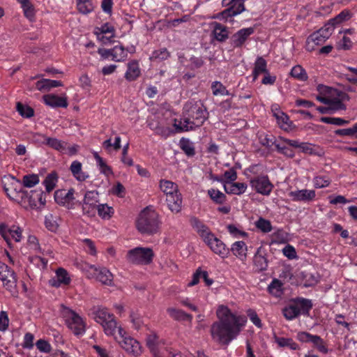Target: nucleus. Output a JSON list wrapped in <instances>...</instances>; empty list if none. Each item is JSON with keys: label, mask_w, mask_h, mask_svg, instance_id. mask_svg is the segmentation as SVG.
<instances>
[{"label": "nucleus", "mask_w": 357, "mask_h": 357, "mask_svg": "<svg viewBox=\"0 0 357 357\" xmlns=\"http://www.w3.org/2000/svg\"><path fill=\"white\" fill-rule=\"evenodd\" d=\"M204 242L210 247L211 250L220 256L222 258H225L229 253V249L227 248L225 244L216 238L213 234H208Z\"/></svg>", "instance_id": "14"}, {"label": "nucleus", "mask_w": 357, "mask_h": 357, "mask_svg": "<svg viewBox=\"0 0 357 357\" xmlns=\"http://www.w3.org/2000/svg\"><path fill=\"white\" fill-rule=\"evenodd\" d=\"M167 312L175 321H188L189 323L192 322V316L190 314L186 313L182 310L176 309L174 307H169L167 309Z\"/></svg>", "instance_id": "25"}, {"label": "nucleus", "mask_w": 357, "mask_h": 357, "mask_svg": "<svg viewBox=\"0 0 357 357\" xmlns=\"http://www.w3.org/2000/svg\"><path fill=\"white\" fill-rule=\"evenodd\" d=\"M87 271H91L90 273L92 277H95L97 280L103 284L112 285L113 283V275L106 268H97L94 265L86 264L84 268Z\"/></svg>", "instance_id": "13"}, {"label": "nucleus", "mask_w": 357, "mask_h": 357, "mask_svg": "<svg viewBox=\"0 0 357 357\" xmlns=\"http://www.w3.org/2000/svg\"><path fill=\"white\" fill-rule=\"evenodd\" d=\"M39 176L37 174H27L23 176L22 185L26 188H32L39 183Z\"/></svg>", "instance_id": "53"}, {"label": "nucleus", "mask_w": 357, "mask_h": 357, "mask_svg": "<svg viewBox=\"0 0 357 357\" xmlns=\"http://www.w3.org/2000/svg\"><path fill=\"white\" fill-rule=\"evenodd\" d=\"M190 222L191 226L199 233L204 241L206 239V237L208 236V234H212V233L209 231L208 227L197 218H191Z\"/></svg>", "instance_id": "32"}, {"label": "nucleus", "mask_w": 357, "mask_h": 357, "mask_svg": "<svg viewBox=\"0 0 357 357\" xmlns=\"http://www.w3.org/2000/svg\"><path fill=\"white\" fill-rule=\"evenodd\" d=\"M281 140L287 144L289 146L298 148L302 152L307 154H314V150L310 144L306 142H300L298 140L289 139L286 138H281Z\"/></svg>", "instance_id": "29"}, {"label": "nucleus", "mask_w": 357, "mask_h": 357, "mask_svg": "<svg viewBox=\"0 0 357 357\" xmlns=\"http://www.w3.org/2000/svg\"><path fill=\"white\" fill-rule=\"evenodd\" d=\"M158 214L149 207L144 208L139 215L136 226L138 231L143 234L153 235L159 230Z\"/></svg>", "instance_id": "4"}, {"label": "nucleus", "mask_w": 357, "mask_h": 357, "mask_svg": "<svg viewBox=\"0 0 357 357\" xmlns=\"http://www.w3.org/2000/svg\"><path fill=\"white\" fill-rule=\"evenodd\" d=\"M212 25L213 26L212 33L214 38L219 42L225 41L229 37V31L227 27L216 22H213Z\"/></svg>", "instance_id": "28"}, {"label": "nucleus", "mask_w": 357, "mask_h": 357, "mask_svg": "<svg viewBox=\"0 0 357 357\" xmlns=\"http://www.w3.org/2000/svg\"><path fill=\"white\" fill-rule=\"evenodd\" d=\"M230 250L236 257L242 261L246 258L248 247L244 241H236L231 245Z\"/></svg>", "instance_id": "31"}, {"label": "nucleus", "mask_w": 357, "mask_h": 357, "mask_svg": "<svg viewBox=\"0 0 357 357\" xmlns=\"http://www.w3.org/2000/svg\"><path fill=\"white\" fill-rule=\"evenodd\" d=\"M13 182L8 187L5 186L4 190L9 199L19 203L25 208H33L36 207V199L33 198L30 192L24 190L22 183L15 179L14 176L11 177Z\"/></svg>", "instance_id": "3"}, {"label": "nucleus", "mask_w": 357, "mask_h": 357, "mask_svg": "<svg viewBox=\"0 0 357 357\" xmlns=\"http://www.w3.org/2000/svg\"><path fill=\"white\" fill-rule=\"evenodd\" d=\"M266 67L267 63L266 60L261 56H258L255 61V68L252 72L254 80L257 79L260 74L268 72Z\"/></svg>", "instance_id": "38"}, {"label": "nucleus", "mask_w": 357, "mask_h": 357, "mask_svg": "<svg viewBox=\"0 0 357 357\" xmlns=\"http://www.w3.org/2000/svg\"><path fill=\"white\" fill-rule=\"evenodd\" d=\"M180 148L189 157H192L195 155L193 143L188 139L182 138L180 140Z\"/></svg>", "instance_id": "43"}, {"label": "nucleus", "mask_w": 357, "mask_h": 357, "mask_svg": "<svg viewBox=\"0 0 357 357\" xmlns=\"http://www.w3.org/2000/svg\"><path fill=\"white\" fill-rule=\"evenodd\" d=\"M0 280L9 291H13L17 287L15 273L7 264L0 261Z\"/></svg>", "instance_id": "10"}, {"label": "nucleus", "mask_w": 357, "mask_h": 357, "mask_svg": "<svg viewBox=\"0 0 357 357\" xmlns=\"http://www.w3.org/2000/svg\"><path fill=\"white\" fill-rule=\"evenodd\" d=\"M210 198L216 204H222L226 202V195L218 190L213 188L208 190Z\"/></svg>", "instance_id": "46"}, {"label": "nucleus", "mask_w": 357, "mask_h": 357, "mask_svg": "<svg viewBox=\"0 0 357 357\" xmlns=\"http://www.w3.org/2000/svg\"><path fill=\"white\" fill-rule=\"evenodd\" d=\"M154 257L153 251L150 248L137 247L128 251L127 261L133 264H149Z\"/></svg>", "instance_id": "8"}, {"label": "nucleus", "mask_w": 357, "mask_h": 357, "mask_svg": "<svg viewBox=\"0 0 357 357\" xmlns=\"http://www.w3.org/2000/svg\"><path fill=\"white\" fill-rule=\"evenodd\" d=\"M335 134L338 136H349L357 137L356 124H354L351 128L336 130L335 131Z\"/></svg>", "instance_id": "60"}, {"label": "nucleus", "mask_w": 357, "mask_h": 357, "mask_svg": "<svg viewBox=\"0 0 357 357\" xmlns=\"http://www.w3.org/2000/svg\"><path fill=\"white\" fill-rule=\"evenodd\" d=\"M141 75V69L139 62L136 60H132L127 63V70L125 73L124 77L128 82L135 81Z\"/></svg>", "instance_id": "21"}, {"label": "nucleus", "mask_w": 357, "mask_h": 357, "mask_svg": "<svg viewBox=\"0 0 357 357\" xmlns=\"http://www.w3.org/2000/svg\"><path fill=\"white\" fill-rule=\"evenodd\" d=\"M114 27L108 22L105 23L100 27H96L94 29V33L98 38H99V36L105 33H111L110 38H114Z\"/></svg>", "instance_id": "44"}, {"label": "nucleus", "mask_w": 357, "mask_h": 357, "mask_svg": "<svg viewBox=\"0 0 357 357\" xmlns=\"http://www.w3.org/2000/svg\"><path fill=\"white\" fill-rule=\"evenodd\" d=\"M290 75L291 77L300 81H305L308 78L305 70L300 65L293 67L291 70Z\"/></svg>", "instance_id": "45"}, {"label": "nucleus", "mask_w": 357, "mask_h": 357, "mask_svg": "<svg viewBox=\"0 0 357 357\" xmlns=\"http://www.w3.org/2000/svg\"><path fill=\"white\" fill-rule=\"evenodd\" d=\"M174 121V126L175 127L176 132H178L192 130L195 128H197L192 124V120L190 119L189 116L183 119V121H180L178 123H176V119H175Z\"/></svg>", "instance_id": "37"}, {"label": "nucleus", "mask_w": 357, "mask_h": 357, "mask_svg": "<svg viewBox=\"0 0 357 357\" xmlns=\"http://www.w3.org/2000/svg\"><path fill=\"white\" fill-rule=\"evenodd\" d=\"M24 11V14L30 20H33L35 16L34 8L29 0L20 2Z\"/></svg>", "instance_id": "54"}, {"label": "nucleus", "mask_w": 357, "mask_h": 357, "mask_svg": "<svg viewBox=\"0 0 357 357\" xmlns=\"http://www.w3.org/2000/svg\"><path fill=\"white\" fill-rule=\"evenodd\" d=\"M269 292L275 296L282 294V283L278 279H274L268 286Z\"/></svg>", "instance_id": "61"}, {"label": "nucleus", "mask_w": 357, "mask_h": 357, "mask_svg": "<svg viewBox=\"0 0 357 357\" xmlns=\"http://www.w3.org/2000/svg\"><path fill=\"white\" fill-rule=\"evenodd\" d=\"M146 346L152 354H155L158 349V336L155 333L149 334L146 339Z\"/></svg>", "instance_id": "56"}, {"label": "nucleus", "mask_w": 357, "mask_h": 357, "mask_svg": "<svg viewBox=\"0 0 357 357\" xmlns=\"http://www.w3.org/2000/svg\"><path fill=\"white\" fill-rule=\"evenodd\" d=\"M320 121L322 123L332 124L338 126H342L349 123V120H345L344 119L339 117L322 116L320 118Z\"/></svg>", "instance_id": "49"}, {"label": "nucleus", "mask_w": 357, "mask_h": 357, "mask_svg": "<svg viewBox=\"0 0 357 357\" xmlns=\"http://www.w3.org/2000/svg\"><path fill=\"white\" fill-rule=\"evenodd\" d=\"M62 86L63 83L61 81L49 79H42L36 83V89L40 91H49L52 88Z\"/></svg>", "instance_id": "33"}, {"label": "nucleus", "mask_w": 357, "mask_h": 357, "mask_svg": "<svg viewBox=\"0 0 357 357\" xmlns=\"http://www.w3.org/2000/svg\"><path fill=\"white\" fill-rule=\"evenodd\" d=\"M90 315L92 319L102 326L107 335H114L117 329L119 335H121L123 329L117 326L114 315L110 313L107 308L101 306L93 307Z\"/></svg>", "instance_id": "2"}, {"label": "nucleus", "mask_w": 357, "mask_h": 357, "mask_svg": "<svg viewBox=\"0 0 357 357\" xmlns=\"http://www.w3.org/2000/svg\"><path fill=\"white\" fill-rule=\"evenodd\" d=\"M149 126L150 128L155 132V134L164 138L168 137L169 136H170V135H172L174 132L170 128L163 126L159 123L154 126L153 123H151L149 124Z\"/></svg>", "instance_id": "41"}, {"label": "nucleus", "mask_w": 357, "mask_h": 357, "mask_svg": "<svg viewBox=\"0 0 357 357\" xmlns=\"http://www.w3.org/2000/svg\"><path fill=\"white\" fill-rule=\"evenodd\" d=\"M166 202L169 209L172 212L177 213L181 211L182 208V196L178 192L172 195H167L166 197Z\"/></svg>", "instance_id": "23"}, {"label": "nucleus", "mask_w": 357, "mask_h": 357, "mask_svg": "<svg viewBox=\"0 0 357 357\" xmlns=\"http://www.w3.org/2000/svg\"><path fill=\"white\" fill-rule=\"evenodd\" d=\"M82 163L77 160L73 161L70 167L72 174L79 181H84L89 176L88 174L82 171Z\"/></svg>", "instance_id": "34"}, {"label": "nucleus", "mask_w": 357, "mask_h": 357, "mask_svg": "<svg viewBox=\"0 0 357 357\" xmlns=\"http://www.w3.org/2000/svg\"><path fill=\"white\" fill-rule=\"evenodd\" d=\"M328 105L331 109V114L335 111L346 109L345 105L338 98L329 99Z\"/></svg>", "instance_id": "63"}, {"label": "nucleus", "mask_w": 357, "mask_h": 357, "mask_svg": "<svg viewBox=\"0 0 357 357\" xmlns=\"http://www.w3.org/2000/svg\"><path fill=\"white\" fill-rule=\"evenodd\" d=\"M222 5L237 15L245 10L243 0H222Z\"/></svg>", "instance_id": "26"}, {"label": "nucleus", "mask_w": 357, "mask_h": 357, "mask_svg": "<svg viewBox=\"0 0 357 357\" xmlns=\"http://www.w3.org/2000/svg\"><path fill=\"white\" fill-rule=\"evenodd\" d=\"M276 150L278 153L284 155L292 158L295 156V153L290 147L287 146L283 141L282 143L275 144Z\"/></svg>", "instance_id": "51"}, {"label": "nucleus", "mask_w": 357, "mask_h": 357, "mask_svg": "<svg viewBox=\"0 0 357 357\" xmlns=\"http://www.w3.org/2000/svg\"><path fill=\"white\" fill-rule=\"evenodd\" d=\"M35 136L44 139V143L46 145L56 151L63 152L66 150V143L61 140H59L56 138L47 137L40 134H36Z\"/></svg>", "instance_id": "27"}, {"label": "nucleus", "mask_w": 357, "mask_h": 357, "mask_svg": "<svg viewBox=\"0 0 357 357\" xmlns=\"http://www.w3.org/2000/svg\"><path fill=\"white\" fill-rule=\"evenodd\" d=\"M159 187L166 195V197H167V195H172L179 192L178 185L169 180L161 179Z\"/></svg>", "instance_id": "35"}, {"label": "nucleus", "mask_w": 357, "mask_h": 357, "mask_svg": "<svg viewBox=\"0 0 357 357\" xmlns=\"http://www.w3.org/2000/svg\"><path fill=\"white\" fill-rule=\"evenodd\" d=\"M211 89L213 96H229L230 93L226 87L218 81L213 82L211 84Z\"/></svg>", "instance_id": "48"}, {"label": "nucleus", "mask_w": 357, "mask_h": 357, "mask_svg": "<svg viewBox=\"0 0 357 357\" xmlns=\"http://www.w3.org/2000/svg\"><path fill=\"white\" fill-rule=\"evenodd\" d=\"M273 116L276 118L280 127L285 130L291 128L292 122L290 121L289 116L280 109L273 112Z\"/></svg>", "instance_id": "36"}, {"label": "nucleus", "mask_w": 357, "mask_h": 357, "mask_svg": "<svg viewBox=\"0 0 357 357\" xmlns=\"http://www.w3.org/2000/svg\"><path fill=\"white\" fill-rule=\"evenodd\" d=\"M311 342L318 349L319 351L323 354H327L328 352V349L324 340L320 336L314 335L311 339Z\"/></svg>", "instance_id": "50"}, {"label": "nucleus", "mask_w": 357, "mask_h": 357, "mask_svg": "<svg viewBox=\"0 0 357 357\" xmlns=\"http://www.w3.org/2000/svg\"><path fill=\"white\" fill-rule=\"evenodd\" d=\"M250 185L257 193L269 195L273 188L267 175L258 176L250 181Z\"/></svg>", "instance_id": "12"}, {"label": "nucleus", "mask_w": 357, "mask_h": 357, "mask_svg": "<svg viewBox=\"0 0 357 357\" xmlns=\"http://www.w3.org/2000/svg\"><path fill=\"white\" fill-rule=\"evenodd\" d=\"M247 188L248 185L245 183H234V181L230 183L229 184L224 185V190L227 194L236 195H240L243 194L245 192Z\"/></svg>", "instance_id": "30"}, {"label": "nucleus", "mask_w": 357, "mask_h": 357, "mask_svg": "<svg viewBox=\"0 0 357 357\" xmlns=\"http://www.w3.org/2000/svg\"><path fill=\"white\" fill-rule=\"evenodd\" d=\"M237 15L233 14V11H231L227 8L222 10V12H220L215 15V16L213 17L215 19H218L220 20H223L225 22H233V20L231 19L233 17L236 16Z\"/></svg>", "instance_id": "59"}, {"label": "nucleus", "mask_w": 357, "mask_h": 357, "mask_svg": "<svg viewBox=\"0 0 357 357\" xmlns=\"http://www.w3.org/2000/svg\"><path fill=\"white\" fill-rule=\"evenodd\" d=\"M74 194L73 188H70L68 191L58 190L54 192V200L58 204L68 209H74L77 206L81 205V202L75 199Z\"/></svg>", "instance_id": "9"}, {"label": "nucleus", "mask_w": 357, "mask_h": 357, "mask_svg": "<svg viewBox=\"0 0 357 357\" xmlns=\"http://www.w3.org/2000/svg\"><path fill=\"white\" fill-rule=\"evenodd\" d=\"M326 40V39H325L323 35L315 31L307 38L305 45L306 50L309 52H312L314 50L316 46L324 44Z\"/></svg>", "instance_id": "24"}, {"label": "nucleus", "mask_w": 357, "mask_h": 357, "mask_svg": "<svg viewBox=\"0 0 357 357\" xmlns=\"http://www.w3.org/2000/svg\"><path fill=\"white\" fill-rule=\"evenodd\" d=\"M289 196L294 202H310L315 199L316 192L314 190H298L291 191Z\"/></svg>", "instance_id": "17"}, {"label": "nucleus", "mask_w": 357, "mask_h": 357, "mask_svg": "<svg viewBox=\"0 0 357 357\" xmlns=\"http://www.w3.org/2000/svg\"><path fill=\"white\" fill-rule=\"evenodd\" d=\"M268 264L266 252L262 246H260L257 248L253 257V264L255 271L257 272L266 271L268 268Z\"/></svg>", "instance_id": "16"}, {"label": "nucleus", "mask_w": 357, "mask_h": 357, "mask_svg": "<svg viewBox=\"0 0 357 357\" xmlns=\"http://www.w3.org/2000/svg\"><path fill=\"white\" fill-rule=\"evenodd\" d=\"M313 182L316 188H323L330 185L331 180L325 176H317L314 178Z\"/></svg>", "instance_id": "64"}, {"label": "nucleus", "mask_w": 357, "mask_h": 357, "mask_svg": "<svg viewBox=\"0 0 357 357\" xmlns=\"http://www.w3.org/2000/svg\"><path fill=\"white\" fill-rule=\"evenodd\" d=\"M98 202V193L97 191H87L81 202L83 214L89 217L95 216Z\"/></svg>", "instance_id": "11"}, {"label": "nucleus", "mask_w": 357, "mask_h": 357, "mask_svg": "<svg viewBox=\"0 0 357 357\" xmlns=\"http://www.w3.org/2000/svg\"><path fill=\"white\" fill-rule=\"evenodd\" d=\"M100 217L105 220H109L114 214V209L107 204H99L97 209Z\"/></svg>", "instance_id": "47"}, {"label": "nucleus", "mask_w": 357, "mask_h": 357, "mask_svg": "<svg viewBox=\"0 0 357 357\" xmlns=\"http://www.w3.org/2000/svg\"><path fill=\"white\" fill-rule=\"evenodd\" d=\"M120 335L123 337L120 344L123 349L135 356L141 354V346L138 341L131 337H123L122 333Z\"/></svg>", "instance_id": "18"}, {"label": "nucleus", "mask_w": 357, "mask_h": 357, "mask_svg": "<svg viewBox=\"0 0 357 357\" xmlns=\"http://www.w3.org/2000/svg\"><path fill=\"white\" fill-rule=\"evenodd\" d=\"M218 321L211 326L212 339L222 344L228 345L240 333L247 322L245 316L237 315L225 305H220L216 311Z\"/></svg>", "instance_id": "1"}, {"label": "nucleus", "mask_w": 357, "mask_h": 357, "mask_svg": "<svg viewBox=\"0 0 357 357\" xmlns=\"http://www.w3.org/2000/svg\"><path fill=\"white\" fill-rule=\"evenodd\" d=\"M255 31L253 27L241 29L234 33L231 38V44L234 47H239L243 45L247 38Z\"/></svg>", "instance_id": "19"}, {"label": "nucleus", "mask_w": 357, "mask_h": 357, "mask_svg": "<svg viewBox=\"0 0 357 357\" xmlns=\"http://www.w3.org/2000/svg\"><path fill=\"white\" fill-rule=\"evenodd\" d=\"M0 235L10 245L12 239L16 242L21 241L22 230L18 227L13 226L12 228H9L6 224L1 223L0 224Z\"/></svg>", "instance_id": "15"}, {"label": "nucleus", "mask_w": 357, "mask_h": 357, "mask_svg": "<svg viewBox=\"0 0 357 357\" xmlns=\"http://www.w3.org/2000/svg\"><path fill=\"white\" fill-rule=\"evenodd\" d=\"M112 60L116 62L124 61L128 56V50L123 45H116L112 48Z\"/></svg>", "instance_id": "39"}, {"label": "nucleus", "mask_w": 357, "mask_h": 357, "mask_svg": "<svg viewBox=\"0 0 357 357\" xmlns=\"http://www.w3.org/2000/svg\"><path fill=\"white\" fill-rule=\"evenodd\" d=\"M312 308V303L311 300L304 298H296L289 305L283 308L282 313L287 320H292L301 314L308 315Z\"/></svg>", "instance_id": "6"}, {"label": "nucleus", "mask_w": 357, "mask_h": 357, "mask_svg": "<svg viewBox=\"0 0 357 357\" xmlns=\"http://www.w3.org/2000/svg\"><path fill=\"white\" fill-rule=\"evenodd\" d=\"M70 282V278L68 272L63 268H59L56 271L55 278L50 280L49 283L52 287H59L61 284L68 285Z\"/></svg>", "instance_id": "20"}, {"label": "nucleus", "mask_w": 357, "mask_h": 357, "mask_svg": "<svg viewBox=\"0 0 357 357\" xmlns=\"http://www.w3.org/2000/svg\"><path fill=\"white\" fill-rule=\"evenodd\" d=\"M256 227L264 233H268L272 231L273 227L269 220L259 218L255 222Z\"/></svg>", "instance_id": "52"}, {"label": "nucleus", "mask_w": 357, "mask_h": 357, "mask_svg": "<svg viewBox=\"0 0 357 357\" xmlns=\"http://www.w3.org/2000/svg\"><path fill=\"white\" fill-rule=\"evenodd\" d=\"M77 8L79 13L84 15L91 13L94 9L92 0H77Z\"/></svg>", "instance_id": "42"}, {"label": "nucleus", "mask_w": 357, "mask_h": 357, "mask_svg": "<svg viewBox=\"0 0 357 357\" xmlns=\"http://www.w3.org/2000/svg\"><path fill=\"white\" fill-rule=\"evenodd\" d=\"M58 181V175L55 172L49 174L43 182V184L45 187V190L47 192L52 191L56 187Z\"/></svg>", "instance_id": "40"}, {"label": "nucleus", "mask_w": 357, "mask_h": 357, "mask_svg": "<svg viewBox=\"0 0 357 357\" xmlns=\"http://www.w3.org/2000/svg\"><path fill=\"white\" fill-rule=\"evenodd\" d=\"M170 56L169 52L167 48H162L153 52L151 59L163 61L167 59Z\"/></svg>", "instance_id": "62"}, {"label": "nucleus", "mask_w": 357, "mask_h": 357, "mask_svg": "<svg viewBox=\"0 0 357 357\" xmlns=\"http://www.w3.org/2000/svg\"><path fill=\"white\" fill-rule=\"evenodd\" d=\"M276 342L281 347H289L292 350H296L298 348V344L291 338L278 337Z\"/></svg>", "instance_id": "57"}, {"label": "nucleus", "mask_w": 357, "mask_h": 357, "mask_svg": "<svg viewBox=\"0 0 357 357\" xmlns=\"http://www.w3.org/2000/svg\"><path fill=\"white\" fill-rule=\"evenodd\" d=\"M61 316L68 328L77 336L83 335L86 331V324L83 319L74 310L63 307Z\"/></svg>", "instance_id": "7"}, {"label": "nucleus", "mask_w": 357, "mask_h": 357, "mask_svg": "<svg viewBox=\"0 0 357 357\" xmlns=\"http://www.w3.org/2000/svg\"><path fill=\"white\" fill-rule=\"evenodd\" d=\"M351 18V13L347 10H344L340 12L337 16L334 18L330 20L331 22L333 24L334 26L339 24L344 21H347Z\"/></svg>", "instance_id": "58"}, {"label": "nucleus", "mask_w": 357, "mask_h": 357, "mask_svg": "<svg viewBox=\"0 0 357 357\" xmlns=\"http://www.w3.org/2000/svg\"><path fill=\"white\" fill-rule=\"evenodd\" d=\"M17 111L22 116L25 118H31L34 115V111L31 107L20 102L17 103Z\"/></svg>", "instance_id": "55"}, {"label": "nucleus", "mask_w": 357, "mask_h": 357, "mask_svg": "<svg viewBox=\"0 0 357 357\" xmlns=\"http://www.w3.org/2000/svg\"><path fill=\"white\" fill-rule=\"evenodd\" d=\"M44 102L51 107H68L67 98L64 97H59L54 94L45 95L43 97Z\"/></svg>", "instance_id": "22"}, {"label": "nucleus", "mask_w": 357, "mask_h": 357, "mask_svg": "<svg viewBox=\"0 0 357 357\" xmlns=\"http://www.w3.org/2000/svg\"><path fill=\"white\" fill-rule=\"evenodd\" d=\"M185 114L192 120V124L197 127L203 125L208 119V112L204 104L200 101L190 100L183 107Z\"/></svg>", "instance_id": "5"}]
</instances>
